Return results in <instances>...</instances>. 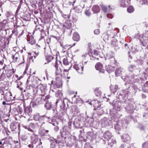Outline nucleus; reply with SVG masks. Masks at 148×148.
<instances>
[{"instance_id":"nucleus-1","label":"nucleus","mask_w":148,"mask_h":148,"mask_svg":"<svg viewBox=\"0 0 148 148\" xmlns=\"http://www.w3.org/2000/svg\"><path fill=\"white\" fill-rule=\"evenodd\" d=\"M122 78L125 82V85L127 84H132L133 87L135 89H139L142 86L143 78L137 75H127L123 76Z\"/></svg>"},{"instance_id":"nucleus-2","label":"nucleus","mask_w":148,"mask_h":148,"mask_svg":"<svg viewBox=\"0 0 148 148\" xmlns=\"http://www.w3.org/2000/svg\"><path fill=\"white\" fill-rule=\"evenodd\" d=\"M114 107L115 109H113L110 110V114L112 117H113L112 118V120H113L114 122H117L118 120V119L119 117V116L118 115L117 111L116 109L118 111L121 109V102L119 101H116L114 104Z\"/></svg>"},{"instance_id":"nucleus-3","label":"nucleus","mask_w":148,"mask_h":148,"mask_svg":"<svg viewBox=\"0 0 148 148\" xmlns=\"http://www.w3.org/2000/svg\"><path fill=\"white\" fill-rule=\"evenodd\" d=\"M38 88H39L41 92V95L44 96L46 94L47 92V86L46 85H44L41 83L38 86Z\"/></svg>"},{"instance_id":"nucleus-4","label":"nucleus","mask_w":148,"mask_h":148,"mask_svg":"<svg viewBox=\"0 0 148 148\" xmlns=\"http://www.w3.org/2000/svg\"><path fill=\"white\" fill-rule=\"evenodd\" d=\"M43 117L44 116H40L39 113H37L34 115L33 119L35 121H38L40 123L42 124L45 123Z\"/></svg>"},{"instance_id":"nucleus-5","label":"nucleus","mask_w":148,"mask_h":148,"mask_svg":"<svg viewBox=\"0 0 148 148\" xmlns=\"http://www.w3.org/2000/svg\"><path fill=\"white\" fill-rule=\"evenodd\" d=\"M42 98V97H39L34 99L31 103V104L33 107H35L41 103Z\"/></svg>"},{"instance_id":"nucleus-6","label":"nucleus","mask_w":148,"mask_h":148,"mask_svg":"<svg viewBox=\"0 0 148 148\" xmlns=\"http://www.w3.org/2000/svg\"><path fill=\"white\" fill-rule=\"evenodd\" d=\"M68 101V99H67L65 98L64 99L63 101L62 102V105L60 106V111L64 114L66 113V108L65 106V102L67 103Z\"/></svg>"},{"instance_id":"nucleus-7","label":"nucleus","mask_w":148,"mask_h":148,"mask_svg":"<svg viewBox=\"0 0 148 148\" xmlns=\"http://www.w3.org/2000/svg\"><path fill=\"white\" fill-rule=\"evenodd\" d=\"M96 69L99 71L100 73H104L105 70L103 67L102 64L100 62L97 63L95 65Z\"/></svg>"},{"instance_id":"nucleus-8","label":"nucleus","mask_w":148,"mask_h":148,"mask_svg":"<svg viewBox=\"0 0 148 148\" xmlns=\"http://www.w3.org/2000/svg\"><path fill=\"white\" fill-rule=\"evenodd\" d=\"M32 110L30 106H28L25 108L24 110L23 115L26 116H30L31 114Z\"/></svg>"},{"instance_id":"nucleus-9","label":"nucleus","mask_w":148,"mask_h":148,"mask_svg":"<svg viewBox=\"0 0 148 148\" xmlns=\"http://www.w3.org/2000/svg\"><path fill=\"white\" fill-rule=\"evenodd\" d=\"M120 42L121 43H122V44H124L123 46H122L123 48L125 51L128 52V54H129L130 53V49L127 44L125 43V40L123 39L122 40V41H120Z\"/></svg>"},{"instance_id":"nucleus-10","label":"nucleus","mask_w":148,"mask_h":148,"mask_svg":"<svg viewBox=\"0 0 148 148\" xmlns=\"http://www.w3.org/2000/svg\"><path fill=\"white\" fill-rule=\"evenodd\" d=\"M128 69L129 71L132 72L135 69H136L135 72L137 74H139L140 71V68H136V67L134 65H129Z\"/></svg>"},{"instance_id":"nucleus-11","label":"nucleus","mask_w":148,"mask_h":148,"mask_svg":"<svg viewBox=\"0 0 148 148\" xmlns=\"http://www.w3.org/2000/svg\"><path fill=\"white\" fill-rule=\"evenodd\" d=\"M73 68L76 70L79 73L82 74L84 69V67L82 66L75 64L73 66Z\"/></svg>"},{"instance_id":"nucleus-12","label":"nucleus","mask_w":148,"mask_h":148,"mask_svg":"<svg viewBox=\"0 0 148 148\" xmlns=\"http://www.w3.org/2000/svg\"><path fill=\"white\" fill-rule=\"evenodd\" d=\"M112 134L109 131H106L103 134V137L106 139V140H110L112 137Z\"/></svg>"},{"instance_id":"nucleus-13","label":"nucleus","mask_w":148,"mask_h":148,"mask_svg":"<svg viewBox=\"0 0 148 148\" xmlns=\"http://www.w3.org/2000/svg\"><path fill=\"white\" fill-rule=\"evenodd\" d=\"M106 58V60H108L111 64H115L116 63L114 58L110 54H107Z\"/></svg>"},{"instance_id":"nucleus-14","label":"nucleus","mask_w":148,"mask_h":148,"mask_svg":"<svg viewBox=\"0 0 148 148\" xmlns=\"http://www.w3.org/2000/svg\"><path fill=\"white\" fill-rule=\"evenodd\" d=\"M111 123V121L108 118H104L101 120V124L102 126L105 127L109 125V123Z\"/></svg>"},{"instance_id":"nucleus-15","label":"nucleus","mask_w":148,"mask_h":148,"mask_svg":"<svg viewBox=\"0 0 148 148\" xmlns=\"http://www.w3.org/2000/svg\"><path fill=\"white\" fill-rule=\"evenodd\" d=\"M71 110L73 114L76 116L80 112V110L76 106H73L71 107Z\"/></svg>"},{"instance_id":"nucleus-16","label":"nucleus","mask_w":148,"mask_h":148,"mask_svg":"<svg viewBox=\"0 0 148 148\" xmlns=\"http://www.w3.org/2000/svg\"><path fill=\"white\" fill-rule=\"evenodd\" d=\"M31 142L33 144H35L38 141V136L34 134H32L31 136Z\"/></svg>"},{"instance_id":"nucleus-17","label":"nucleus","mask_w":148,"mask_h":148,"mask_svg":"<svg viewBox=\"0 0 148 148\" xmlns=\"http://www.w3.org/2000/svg\"><path fill=\"white\" fill-rule=\"evenodd\" d=\"M55 66L56 68V76H61V71L60 69H58L57 61L56 60Z\"/></svg>"},{"instance_id":"nucleus-18","label":"nucleus","mask_w":148,"mask_h":148,"mask_svg":"<svg viewBox=\"0 0 148 148\" xmlns=\"http://www.w3.org/2000/svg\"><path fill=\"white\" fill-rule=\"evenodd\" d=\"M109 32V31H108L106 32L103 33L102 36L103 40L106 42H108L109 40V34L108 33Z\"/></svg>"},{"instance_id":"nucleus-19","label":"nucleus","mask_w":148,"mask_h":148,"mask_svg":"<svg viewBox=\"0 0 148 148\" xmlns=\"http://www.w3.org/2000/svg\"><path fill=\"white\" fill-rule=\"evenodd\" d=\"M123 126V124L121 122H117L114 124V128L115 129L118 130H119L121 129Z\"/></svg>"},{"instance_id":"nucleus-20","label":"nucleus","mask_w":148,"mask_h":148,"mask_svg":"<svg viewBox=\"0 0 148 148\" xmlns=\"http://www.w3.org/2000/svg\"><path fill=\"white\" fill-rule=\"evenodd\" d=\"M12 57L14 62H18L20 57L18 52H16L14 55H12Z\"/></svg>"},{"instance_id":"nucleus-21","label":"nucleus","mask_w":148,"mask_h":148,"mask_svg":"<svg viewBox=\"0 0 148 148\" xmlns=\"http://www.w3.org/2000/svg\"><path fill=\"white\" fill-rule=\"evenodd\" d=\"M72 38L73 40L77 42L79 40L80 37L78 33L75 32L73 34Z\"/></svg>"},{"instance_id":"nucleus-22","label":"nucleus","mask_w":148,"mask_h":148,"mask_svg":"<svg viewBox=\"0 0 148 148\" xmlns=\"http://www.w3.org/2000/svg\"><path fill=\"white\" fill-rule=\"evenodd\" d=\"M142 89L144 92H148V81H147L143 84V86L142 87Z\"/></svg>"},{"instance_id":"nucleus-23","label":"nucleus","mask_w":148,"mask_h":148,"mask_svg":"<svg viewBox=\"0 0 148 148\" xmlns=\"http://www.w3.org/2000/svg\"><path fill=\"white\" fill-rule=\"evenodd\" d=\"M10 128L13 131H15L18 127V125L17 123H11L10 124Z\"/></svg>"},{"instance_id":"nucleus-24","label":"nucleus","mask_w":148,"mask_h":148,"mask_svg":"<svg viewBox=\"0 0 148 148\" xmlns=\"http://www.w3.org/2000/svg\"><path fill=\"white\" fill-rule=\"evenodd\" d=\"M92 10L94 13H97L99 12L100 10V9L98 6L94 5L93 6Z\"/></svg>"},{"instance_id":"nucleus-25","label":"nucleus","mask_w":148,"mask_h":148,"mask_svg":"<svg viewBox=\"0 0 148 148\" xmlns=\"http://www.w3.org/2000/svg\"><path fill=\"white\" fill-rule=\"evenodd\" d=\"M125 108L127 110L128 112L132 113L133 112L134 110L132 105H128Z\"/></svg>"},{"instance_id":"nucleus-26","label":"nucleus","mask_w":148,"mask_h":148,"mask_svg":"<svg viewBox=\"0 0 148 148\" xmlns=\"http://www.w3.org/2000/svg\"><path fill=\"white\" fill-rule=\"evenodd\" d=\"M122 139L124 142H127L130 140V138L129 135L127 134H125L121 137Z\"/></svg>"},{"instance_id":"nucleus-27","label":"nucleus","mask_w":148,"mask_h":148,"mask_svg":"<svg viewBox=\"0 0 148 148\" xmlns=\"http://www.w3.org/2000/svg\"><path fill=\"white\" fill-rule=\"evenodd\" d=\"M27 41L31 45H33L35 44L36 42L35 40L32 36H31L28 39Z\"/></svg>"},{"instance_id":"nucleus-28","label":"nucleus","mask_w":148,"mask_h":148,"mask_svg":"<svg viewBox=\"0 0 148 148\" xmlns=\"http://www.w3.org/2000/svg\"><path fill=\"white\" fill-rule=\"evenodd\" d=\"M75 12L77 13H80L82 11V7L80 5H78L74 8Z\"/></svg>"},{"instance_id":"nucleus-29","label":"nucleus","mask_w":148,"mask_h":148,"mask_svg":"<svg viewBox=\"0 0 148 148\" xmlns=\"http://www.w3.org/2000/svg\"><path fill=\"white\" fill-rule=\"evenodd\" d=\"M45 106L47 110H50L52 107L51 103L49 102V101H47Z\"/></svg>"},{"instance_id":"nucleus-30","label":"nucleus","mask_w":148,"mask_h":148,"mask_svg":"<svg viewBox=\"0 0 148 148\" xmlns=\"http://www.w3.org/2000/svg\"><path fill=\"white\" fill-rule=\"evenodd\" d=\"M122 70V69L121 68L117 69L115 71L116 76H120L121 74Z\"/></svg>"},{"instance_id":"nucleus-31","label":"nucleus","mask_w":148,"mask_h":148,"mask_svg":"<svg viewBox=\"0 0 148 148\" xmlns=\"http://www.w3.org/2000/svg\"><path fill=\"white\" fill-rule=\"evenodd\" d=\"M67 4L69 5H72L73 6V5L74 3L75 2V0H66V1Z\"/></svg>"},{"instance_id":"nucleus-32","label":"nucleus","mask_w":148,"mask_h":148,"mask_svg":"<svg viewBox=\"0 0 148 148\" xmlns=\"http://www.w3.org/2000/svg\"><path fill=\"white\" fill-rule=\"evenodd\" d=\"M112 87L114 88V89H111L112 87V86H111L110 87L111 91L113 93H114L118 89V86L117 85H115L114 87L113 86H112Z\"/></svg>"},{"instance_id":"nucleus-33","label":"nucleus","mask_w":148,"mask_h":148,"mask_svg":"<svg viewBox=\"0 0 148 148\" xmlns=\"http://www.w3.org/2000/svg\"><path fill=\"white\" fill-rule=\"evenodd\" d=\"M53 58V57L51 56H46V59L47 61V63L51 62Z\"/></svg>"},{"instance_id":"nucleus-34","label":"nucleus","mask_w":148,"mask_h":148,"mask_svg":"<svg viewBox=\"0 0 148 148\" xmlns=\"http://www.w3.org/2000/svg\"><path fill=\"white\" fill-rule=\"evenodd\" d=\"M109 144L111 146H112L114 144L116 143V142L114 139L112 138L111 140H108Z\"/></svg>"},{"instance_id":"nucleus-35","label":"nucleus","mask_w":148,"mask_h":148,"mask_svg":"<svg viewBox=\"0 0 148 148\" xmlns=\"http://www.w3.org/2000/svg\"><path fill=\"white\" fill-rule=\"evenodd\" d=\"M62 82L60 80L59 82H57L55 85V86L57 88H59L62 87Z\"/></svg>"},{"instance_id":"nucleus-36","label":"nucleus","mask_w":148,"mask_h":148,"mask_svg":"<svg viewBox=\"0 0 148 148\" xmlns=\"http://www.w3.org/2000/svg\"><path fill=\"white\" fill-rule=\"evenodd\" d=\"M57 142L56 140L52 141L51 144V148H55L56 146Z\"/></svg>"},{"instance_id":"nucleus-37","label":"nucleus","mask_w":148,"mask_h":148,"mask_svg":"<svg viewBox=\"0 0 148 148\" xmlns=\"http://www.w3.org/2000/svg\"><path fill=\"white\" fill-rule=\"evenodd\" d=\"M49 131L48 130H45L44 129H42L40 131L41 132L42 134V136L47 135Z\"/></svg>"},{"instance_id":"nucleus-38","label":"nucleus","mask_w":148,"mask_h":148,"mask_svg":"<svg viewBox=\"0 0 148 148\" xmlns=\"http://www.w3.org/2000/svg\"><path fill=\"white\" fill-rule=\"evenodd\" d=\"M63 62L64 64L65 65H67L69 64V62L68 61V59L66 57L64 58Z\"/></svg>"},{"instance_id":"nucleus-39","label":"nucleus","mask_w":148,"mask_h":148,"mask_svg":"<svg viewBox=\"0 0 148 148\" xmlns=\"http://www.w3.org/2000/svg\"><path fill=\"white\" fill-rule=\"evenodd\" d=\"M134 10L133 7L132 6L129 7L127 8V12L129 13L133 12Z\"/></svg>"},{"instance_id":"nucleus-40","label":"nucleus","mask_w":148,"mask_h":148,"mask_svg":"<svg viewBox=\"0 0 148 148\" xmlns=\"http://www.w3.org/2000/svg\"><path fill=\"white\" fill-rule=\"evenodd\" d=\"M142 148H148V141H146L143 144Z\"/></svg>"},{"instance_id":"nucleus-41","label":"nucleus","mask_w":148,"mask_h":148,"mask_svg":"<svg viewBox=\"0 0 148 148\" xmlns=\"http://www.w3.org/2000/svg\"><path fill=\"white\" fill-rule=\"evenodd\" d=\"M144 77L146 79L148 78V68L146 69L145 72L144 73Z\"/></svg>"},{"instance_id":"nucleus-42","label":"nucleus","mask_w":148,"mask_h":148,"mask_svg":"<svg viewBox=\"0 0 148 148\" xmlns=\"http://www.w3.org/2000/svg\"><path fill=\"white\" fill-rule=\"evenodd\" d=\"M135 36L136 38H137L138 39V40H140V42H142V41L140 39V38H141L142 37L141 35H140L139 34H137Z\"/></svg>"},{"instance_id":"nucleus-43","label":"nucleus","mask_w":148,"mask_h":148,"mask_svg":"<svg viewBox=\"0 0 148 148\" xmlns=\"http://www.w3.org/2000/svg\"><path fill=\"white\" fill-rule=\"evenodd\" d=\"M102 10L105 12H107L108 11V9L105 6H102Z\"/></svg>"},{"instance_id":"nucleus-44","label":"nucleus","mask_w":148,"mask_h":148,"mask_svg":"<svg viewBox=\"0 0 148 148\" xmlns=\"http://www.w3.org/2000/svg\"><path fill=\"white\" fill-rule=\"evenodd\" d=\"M56 95L57 96H59V97H61L62 96V94L61 91H60L57 92Z\"/></svg>"},{"instance_id":"nucleus-45","label":"nucleus","mask_w":148,"mask_h":148,"mask_svg":"<svg viewBox=\"0 0 148 148\" xmlns=\"http://www.w3.org/2000/svg\"><path fill=\"white\" fill-rule=\"evenodd\" d=\"M9 73H7V77H10L13 75V73L12 72V71L10 70L9 71Z\"/></svg>"},{"instance_id":"nucleus-46","label":"nucleus","mask_w":148,"mask_h":148,"mask_svg":"<svg viewBox=\"0 0 148 148\" xmlns=\"http://www.w3.org/2000/svg\"><path fill=\"white\" fill-rule=\"evenodd\" d=\"M120 5L122 7H125L126 6V4L125 3V1L124 0H122L120 2Z\"/></svg>"},{"instance_id":"nucleus-47","label":"nucleus","mask_w":148,"mask_h":148,"mask_svg":"<svg viewBox=\"0 0 148 148\" xmlns=\"http://www.w3.org/2000/svg\"><path fill=\"white\" fill-rule=\"evenodd\" d=\"M13 114L15 115H18L19 114L18 111L16 108H14L13 109Z\"/></svg>"},{"instance_id":"nucleus-48","label":"nucleus","mask_w":148,"mask_h":148,"mask_svg":"<svg viewBox=\"0 0 148 148\" xmlns=\"http://www.w3.org/2000/svg\"><path fill=\"white\" fill-rule=\"evenodd\" d=\"M95 93L96 94V93L97 94V95L98 96L100 94V91H99V88H96L95 90Z\"/></svg>"},{"instance_id":"nucleus-49","label":"nucleus","mask_w":148,"mask_h":148,"mask_svg":"<svg viewBox=\"0 0 148 148\" xmlns=\"http://www.w3.org/2000/svg\"><path fill=\"white\" fill-rule=\"evenodd\" d=\"M85 14L86 15L88 16H90L91 14L90 11L89 10H86L85 12Z\"/></svg>"},{"instance_id":"nucleus-50","label":"nucleus","mask_w":148,"mask_h":148,"mask_svg":"<svg viewBox=\"0 0 148 148\" xmlns=\"http://www.w3.org/2000/svg\"><path fill=\"white\" fill-rule=\"evenodd\" d=\"M29 126L33 130H34L35 127L34 124V123H30L29 124Z\"/></svg>"},{"instance_id":"nucleus-51","label":"nucleus","mask_w":148,"mask_h":148,"mask_svg":"<svg viewBox=\"0 0 148 148\" xmlns=\"http://www.w3.org/2000/svg\"><path fill=\"white\" fill-rule=\"evenodd\" d=\"M5 77V73H2L0 76V78L2 79H4Z\"/></svg>"},{"instance_id":"nucleus-52","label":"nucleus","mask_w":148,"mask_h":148,"mask_svg":"<svg viewBox=\"0 0 148 148\" xmlns=\"http://www.w3.org/2000/svg\"><path fill=\"white\" fill-rule=\"evenodd\" d=\"M25 128L28 131L30 132H33V130L32 129H31L29 127H27V126H25Z\"/></svg>"},{"instance_id":"nucleus-53","label":"nucleus","mask_w":148,"mask_h":148,"mask_svg":"<svg viewBox=\"0 0 148 148\" xmlns=\"http://www.w3.org/2000/svg\"><path fill=\"white\" fill-rule=\"evenodd\" d=\"M131 51L132 52H136L138 51V50L135 47H132Z\"/></svg>"},{"instance_id":"nucleus-54","label":"nucleus","mask_w":148,"mask_h":148,"mask_svg":"<svg viewBox=\"0 0 148 148\" xmlns=\"http://www.w3.org/2000/svg\"><path fill=\"white\" fill-rule=\"evenodd\" d=\"M21 138L22 140H26L27 139V137L25 135H22L21 136Z\"/></svg>"},{"instance_id":"nucleus-55","label":"nucleus","mask_w":148,"mask_h":148,"mask_svg":"<svg viewBox=\"0 0 148 148\" xmlns=\"http://www.w3.org/2000/svg\"><path fill=\"white\" fill-rule=\"evenodd\" d=\"M100 33V31L99 29H95L94 31V33L95 34L97 35L99 34Z\"/></svg>"},{"instance_id":"nucleus-56","label":"nucleus","mask_w":148,"mask_h":148,"mask_svg":"<svg viewBox=\"0 0 148 148\" xmlns=\"http://www.w3.org/2000/svg\"><path fill=\"white\" fill-rule=\"evenodd\" d=\"M50 98V96L49 95H47L45 99H43L44 100V101H46L47 102V101H48L47 100L48 99Z\"/></svg>"},{"instance_id":"nucleus-57","label":"nucleus","mask_w":148,"mask_h":148,"mask_svg":"<svg viewBox=\"0 0 148 148\" xmlns=\"http://www.w3.org/2000/svg\"><path fill=\"white\" fill-rule=\"evenodd\" d=\"M84 148H93L91 146L89 145H85Z\"/></svg>"},{"instance_id":"nucleus-58","label":"nucleus","mask_w":148,"mask_h":148,"mask_svg":"<svg viewBox=\"0 0 148 148\" xmlns=\"http://www.w3.org/2000/svg\"><path fill=\"white\" fill-rule=\"evenodd\" d=\"M89 57V55L86 54L82 56V57L84 59L86 58H88Z\"/></svg>"},{"instance_id":"nucleus-59","label":"nucleus","mask_w":148,"mask_h":148,"mask_svg":"<svg viewBox=\"0 0 148 148\" xmlns=\"http://www.w3.org/2000/svg\"><path fill=\"white\" fill-rule=\"evenodd\" d=\"M20 8V6H18L17 9L16 11V15H18V12L19 11V10Z\"/></svg>"},{"instance_id":"nucleus-60","label":"nucleus","mask_w":148,"mask_h":148,"mask_svg":"<svg viewBox=\"0 0 148 148\" xmlns=\"http://www.w3.org/2000/svg\"><path fill=\"white\" fill-rule=\"evenodd\" d=\"M129 92V91L128 90V89H126V90H125V95L126 96H127V95Z\"/></svg>"},{"instance_id":"nucleus-61","label":"nucleus","mask_w":148,"mask_h":148,"mask_svg":"<svg viewBox=\"0 0 148 148\" xmlns=\"http://www.w3.org/2000/svg\"><path fill=\"white\" fill-rule=\"evenodd\" d=\"M148 38V31L144 34L143 37Z\"/></svg>"},{"instance_id":"nucleus-62","label":"nucleus","mask_w":148,"mask_h":148,"mask_svg":"<svg viewBox=\"0 0 148 148\" xmlns=\"http://www.w3.org/2000/svg\"><path fill=\"white\" fill-rule=\"evenodd\" d=\"M34 53V57L35 58H36V57L39 55V53L38 52H35Z\"/></svg>"},{"instance_id":"nucleus-63","label":"nucleus","mask_w":148,"mask_h":148,"mask_svg":"<svg viewBox=\"0 0 148 148\" xmlns=\"http://www.w3.org/2000/svg\"><path fill=\"white\" fill-rule=\"evenodd\" d=\"M107 17L110 18H112L113 17V16L111 14H107Z\"/></svg>"},{"instance_id":"nucleus-64","label":"nucleus","mask_w":148,"mask_h":148,"mask_svg":"<svg viewBox=\"0 0 148 148\" xmlns=\"http://www.w3.org/2000/svg\"><path fill=\"white\" fill-rule=\"evenodd\" d=\"M130 147H127L126 146H125L124 145H122L120 147V148H130Z\"/></svg>"}]
</instances>
